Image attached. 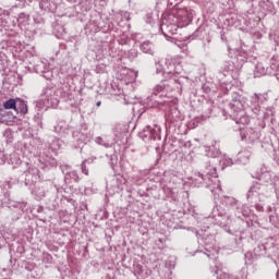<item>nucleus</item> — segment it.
I'll use <instances>...</instances> for the list:
<instances>
[{"label": "nucleus", "instance_id": "obj_1", "mask_svg": "<svg viewBox=\"0 0 279 279\" xmlns=\"http://www.w3.org/2000/svg\"><path fill=\"white\" fill-rule=\"evenodd\" d=\"M16 104L17 107H15V111L17 112V114H27L28 109H27V102H25V100L21 99V98H16Z\"/></svg>", "mask_w": 279, "mask_h": 279}, {"label": "nucleus", "instance_id": "obj_2", "mask_svg": "<svg viewBox=\"0 0 279 279\" xmlns=\"http://www.w3.org/2000/svg\"><path fill=\"white\" fill-rule=\"evenodd\" d=\"M14 121H16V117L12 112H4L0 114V123L10 125V123H14Z\"/></svg>", "mask_w": 279, "mask_h": 279}, {"label": "nucleus", "instance_id": "obj_3", "mask_svg": "<svg viewBox=\"0 0 279 279\" xmlns=\"http://www.w3.org/2000/svg\"><path fill=\"white\" fill-rule=\"evenodd\" d=\"M4 110H16V99L10 98L9 100L3 102Z\"/></svg>", "mask_w": 279, "mask_h": 279}, {"label": "nucleus", "instance_id": "obj_4", "mask_svg": "<svg viewBox=\"0 0 279 279\" xmlns=\"http://www.w3.org/2000/svg\"><path fill=\"white\" fill-rule=\"evenodd\" d=\"M96 106H97V108H99V106H101V101H97Z\"/></svg>", "mask_w": 279, "mask_h": 279}, {"label": "nucleus", "instance_id": "obj_5", "mask_svg": "<svg viewBox=\"0 0 279 279\" xmlns=\"http://www.w3.org/2000/svg\"><path fill=\"white\" fill-rule=\"evenodd\" d=\"M145 45H147V44H143V45H142V48H145Z\"/></svg>", "mask_w": 279, "mask_h": 279}]
</instances>
